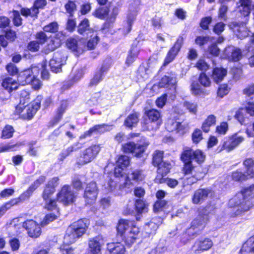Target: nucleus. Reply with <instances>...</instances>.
Wrapping results in <instances>:
<instances>
[{"label":"nucleus","instance_id":"nucleus-1","mask_svg":"<svg viewBox=\"0 0 254 254\" xmlns=\"http://www.w3.org/2000/svg\"><path fill=\"white\" fill-rule=\"evenodd\" d=\"M87 220L81 219L73 222L67 229L64 237V244L60 251L63 254H73L74 250L68 245L75 242L86 232L88 226Z\"/></svg>","mask_w":254,"mask_h":254},{"label":"nucleus","instance_id":"nucleus-2","mask_svg":"<svg viewBox=\"0 0 254 254\" xmlns=\"http://www.w3.org/2000/svg\"><path fill=\"white\" fill-rule=\"evenodd\" d=\"M181 158L185 164L184 171L186 174H188L192 172L194 167L192 164L191 160H194L198 164L202 163L205 159V155L199 149L194 151L188 147L184 149Z\"/></svg>","mask_w":254,"mask_h":254},{"label":"nucleus","instance_id":"nucleus-3","mask_svg":"<svg viewBox=\"0 0 254 254\" xmlns=\"http://www.w3.org/2000/svg\"><path fill=\"white\" fill-rule=\"evenodd\" d=\"M228 205L231 208H234V212L231 214V216L233 217L240 215L242 213L248 211L250 208L249 201L245 200L243 193L240 192L229 200Z\"/></svg>","mask_w":254,"mask_h":254},{"label":"nucleus","instance_id":"nucleus-4","mask_svg":"<svg viewBox=\"0 0 254 254\" xmlns=\"http://www.w3.org/2000/svg\"><path fill=\"white\" fill-rule=\"evenodd\" d=\"M42 97L38 96L32 103L25 105H18L15 108V113L24 119H32L40 107Z\"/></svg>","mask_w":254,"mask_h":254},{"label":"nucleus","instance_id":"nucleus-5","mask_svg":"<svg viewBox=\"0 0 254 254\" xmlns=\"http://www.w3.org/2000/svg\"><path fill=\"white\" fill-rule=\"evenodd\" d=\"M39 67L33 66L30 69L21 72L18 76V80L22 85L30 84L32 81V79L39 74Z\"/></svg>","mask_w":254,"mask_h":254},{"label":"nucleus","instance_id":"nucleus-6","mask_svg":"<svg viewBox=\"0 0 254 254\" xmlns=\"http://www.w3.org/2000/svg\"><path fill=\"white\" fill-rule=\"evenodd\" d=\"M100 151L98 145L90 146L84 150L78 159V163L84 165L91 162L96 156Z\"/></svg>","mask_w":254,"mask_h":254},{"label":"nucleus","instance_id":"nucleus-7","mask_svg":"<svg viewBox=\"0 0 254 254\" xmlns=\"http://www.w3.org/2000/svg\"><path fill=\"white\" fill-rule=\"evenodd\" d=\"M213 245V242L210 239L200 238L195 241L191 250L195 254H200L210 249Z\"/></svg>","mask_w":254,"mask_h":254},{"label":"nucleus","instance_id":"nucleus-8","mask_svg":"<svg viewBox=\"0 0 254 254\" xmlns=\"http://www.w3.org/2000/svg\"><path fill=\"white\" fill-rule=\"evenodd\" d=\"M105 243L104 238L101 235L90 239L88 241V254H101L102 247Z\"/></svg>","mask_w":254,"mask_h":254},{"label":"nucleus","instance_id":"nucleus-9","mask_svg":"<svg viewBox=\"0 0 254 254\" xmlns=\"http://www.w3.org/2000/svg\"><path fill=\"white\" fill-rule=\"evenodd\" d=\"M244 139V136L240 135L238 133H235L227 139V140L224 142L218 152H220L223 149H225L227 151H230L243 142Z\"/></svg>","mask_w":254,"mask_h":254},{"label":"nucleus","instance_id":"nucleus-10","mask_svg":"<svg viewBox=\"0 0 254 254\" xmlns=\"http://www.w3.org/2000/svg\"><path fill=\"white\" fill-rule=\"evenodd\" d=\"M177 76L175 73H170L169 75H165L162 78L157 85L153 86L154 90L157 88H169L173 91H176L177 84Z\"/></svg>","mask_w":254,"mask_h":254},{"label":"nucleus","instance_id":"nucleus-11","mask_svg":"<svg viewBox=\"0 0 254 254\" xmlns=\"http://www.w3.org/2000/svg\"><path fill=\"white\" fill-rule=\"evenodd\" d=\"M66 60V57L62 53L59 52L55 53L49 63L51 70L55 73L60 72L62 66L64 64Z\"/></svg>","mask_w":254,"mask_h":254},{"label":"nucleus","instance_id":"nucleus-12","mask_svg":"<svg viewBox=\"0 0 254 254\" xmlns=\"http://www.w3.org/2000/svg\"><path fill=\"white\" fill-rule=\"evenodd\" d=\"M85 41L83 39H76L74 38L68 39L66 43L68 49L73 52L75 55H78L82 54L85 48Z\"/></svg>","mask_w":254,"mask_h":254},{"label":"nucleus","instance_id":"nucleus-13","mask_svg":"<svg viewBox=\"0 0 254 254\" xmlns=\"http://www.w3.org/2000/svg\"><path fill=\"white\" fill-rule=\"evenodd\" d=\"M23 227L27 231L28 235L32 238H37L41 234V228L36 221L28 220L23 223Z\"/></svg>","mask_w":254,"mask_h":254},{"label":"nucleus","instance_id":"nucleus-14","mask_svg":"<svg viewBox=\"0 0 254 254\" xmlns=\"http://www.w3.org/2000/svg\"><path fill=\"white\" fill-rule=\"evenodd\" d=\"M98 189L95 182L89 183L85 190L84 197L87 203H93L97 198Z\"/></svg>","mask_w":254,"mask_h":254},{"label":"nucleus","instance_id":"nucleus-15","mask_svg":"<svg viewBox=\"0 0 254 254\" xmlns=\"http://www.w3.org/2000/svg\"><path fill=\"white\" fill-rule=\"evenodd\" d=\"M64 40V35L62 32H59L49 39L47 45L45 47L47 53L52 52L59 47L62 42Z\"/></svg>","mask_w":254,"mask_h":254},{"label":"nucleus","instance_id":"nucleus-16","mask_svg":"<svg viewBox=\"0 0 254 254\" xmlns=\"http://www.w3.org/2000/svg\"><path fill=\"white\" fill-rule=\"evenodd\" d=\"M75 196L68 186H64L58 193L57 198L59 201L64 204H68L73 201Z\"/></svg>","mask_w":254,"mask_h":254},{"label":"nucleus","instance_id":"nucleus-17","mask_svg":"<svg viewBox=\"0 0 254 254\" xmlns=\"http://www.w3.org/2000/svg\"><path fill=\"white\" fill-rule=\"evenodd\" d=\"M183 41L184 39L182 36L178 38L174 46L168 52L164 60V65H167L174 60L181 49Z\"/></svg>","mask_w":254,"mask_h":254},{"label":"nucleus","instance_id":"nucleus-18","mask_svg":"<svg viewBox=\"0 0 254 254\" xmlns=\"http://www.w3.org/2000/svg\"><path fill=\"white\" fill-rule=\"evenodd\" d=\"M208 221V215L200 213L192 221L191 227L190 228H192V232H196V235H197L204 228Z\"/></svg>","mask_w":254,"mask_h":254},{"label":"nucleus","instance_id":"nucleus-19","mask_svg":"<svg viewBox=\"0 0 254 254\" xmlns=\"http://www.w3.org/2000/svg\"><path fill=\"white\" fill-rule=\"evenodd\" d=\"M144 179V175L140 170H135L131 173H128L126 177L125 187L130 188L135 183L142 181Z\"/></svg>","mask_w":254,"mask_h":254},{"label":"nucleus","instance_id":"nucleus-20","mask_svg":"<svg viewBox=\"0 0 254 254\" xmlns=\"http://www.w3.org/2000/svg\"><path fill=\"white\" fill-rule=\"evenodd\" d=\"M199 169V168L193 167V171L188 174H186L183 170L185 174L184 184L185 185H192L196 182L197 180H199L203 177L204 174L201 172H198Z\"/></svg>","mask_w":254,"mask_h":254},{"label":"nucleus","instance_id":"nucleus-21","mask_svg":"<svg viewBox=\"0 0 254 254\" xmlns=\"http://www.w3.org/2000/svg\"><path fill=\"white\" fill-rule=\"evenodd\" d=\"M139 229L135 225H133L124 236L125 242L127 245H131L138 238Z\"/></svg>","mask_w":254,"mask_h":254},{"label":"nucleus","instance_id":"nucleus-22","mask_svg":"<svg viewBox=\"0 0 254 254\" xmlns=\"http://www.w3.org/2000/svg\"><path fill=\"white\" fill-rule=\"evenodd\" d=\"M146 115L150 121V125L147 126V129H153V127L150 128V127H153L154 125H155V128H158L160 125L158 122L160 117V113L156 110L152 109L146 112Z\"/></svg>","mask_w":254,"mask_h":254},{"label":"nucleus","instance_id":"nucleus-23","mask_svg":"<svg viewBox=\"0 0 254 254\" xmlns=\"http://www.w3.org/2000/svg\"><path fill=\"white\" fill-rule=\"evenodd\" d=\"M210 191L208 189H198L196 190L192 197V202L193 204L201 203L208 197Z\"/></svg>","mask_w":254,"mask_h":254},{"label":"nucleus","instance_id":"nucleus-24","mask_svg":"<svg viewBox=\"0 0 254 254\" xmlns=\"http://www.w3.org/2000/svg\"><path fill=\"white\" fill-rule=\"evenodd\" d=\"M166 127L169 131H175L180 134L184 133V127L180 122L173 119H169L167 121Z\"/></svg>","mask_w":254,"mask_h":254},{"label":"nucleus","instance_id":"nucleus-25","mask_svg":"<svg viewBox=\"0 0 254 254\" xmlns=\"http://www.w3.org/2000/svg\"><path fill=\"white\" fill-rule=\"evenodd\" d=\"M225 53L229 60L232 61H238L242 57V55L240 49L232 46H230L225 49Z\"/></svg>","mask_w":254,"mask_h":254},{"label":"nucleus","instance_id":"nucleus-26","mask_svg":"<svg viewBox=\"0 0 254 254\" xmlns=\"http://www.w3.org/2000/svg\"><path fill=\"white\" fill-rule=\"evenodd\" d=\"M107 249L111 254H127L124 246L120 243H108Z\"/></svg>","mask_w":254,"mask_h":254},{"label":"nucleus","instance_id":"nucleus-27","mask_svg":"<svg viewBox=\"0 0 254 254\" xmlns=\"http://www.w3.org/2000/svg\"><path fill=\"white\" fill-rule=\"evenodd\" d=\"M112 129V126L108 125H96L91 128L88 131L85 133V135H90L93 133H103L106 131L111 130Z\"/></svg>","mask_w":254,"mask_h":254},{"label":"nucleus","instance_id":"nucleus-28","mask_svg":"<svg viewBox=\"0 0 254 254\" xmlns=\"http://www.w3.org/2000/svg\"><path fill=\"white\" fill-rule=\"evenodd\" d=\"M2 86L5 89L10 92L17 88L18 83L13 78L7 77L3 79L2 82Z\"/></svg>","mask_w":254,"mask_h":254},{"label":"nucleus","instance_id":"nucleus-29","mask_svg":"<svg viewBox=\"0 0 254 254\" xmlns=\"http://www.w3.org/2000/svg\"><path fill=\"white\" fill-rule=\"evenodd\" d=\"M227 74V70L223 68H215L213 71L212 79L216 83L221 82Z\"/></svg>","mask_w":254,"mask_h":254},{"label":"nucleus","instance_id":"nucleus-30","mask_svg":"<svg viewBox=\"0 0 254 254\" xmlns=\"http://www.w3.org/2000/svg\"><path fill=\"white\" fill-rule=\"evenodd\" d=\"M133 225L132 222L127 220H121L118 223L117 230L119 233L123 236L125 235V233L130 229Z\"/></svg>","mask_w":254,"mask_h":254},{"label":"nucleus","instance_id":"nucleus-31","mask_svg":"<svg viewBox=\"0 0 254 254\" xmlns=\"http://www.w3.org/2000/svg\"><path fill=\"white\" fill-rule=\"evenodd\" d=\"M192 94L195 96L206 95L208 94L206 90L200 86L197 82H193L190 86Z\"/></svg>","mask_w":254,"mask_h":254},{"label":"nucleus","instance_id":"nucleus-32","mask_svg":"<svg viewBox=\"0 0 254 254\" xmlns=\"http://www.w3.org/2000/svg\"><path fill=\"white\" fill-rule=\"evenodd\" d=\"M216 117L213 115L208 116L202 123L201 128L205 132H208L210 130V127L215 125Z\"/></svg>","mask_w":254,"mask_h":254},{"label":"nucleus","instance_id":"nucleus-33","mask_svg":"<svg viewBox=\"0 0 254 254\" xmlns=\"http://www.w3.org/2000/svg\"><path fill=\"white\" fill-rule=\"evenodd\" d=\"M240 5L238 7V10L240 13L247 17L250 13V0H240Z\"/></svg>","mask_w":254,"mask_h":254},{"label":"nucleus","instance_id":"nucleus-34","mask_svg":"<svg viewBox=\"0 0 254 254\" xmlns=\"http://www.w3.org/2000/svg\"><path fill=\"white\" fill-rule=\"evenodd\" d=\"M149 144V142L146 141H144L142 143L135 144L133 154L137 157H141Z\"/></svg>","mask_w":254,"mask_h":254},{"label":"nucleus","instance_id":"nucleus-35","mask_svg":"<svg viewBox=\"0 0 254 254\" xmlns=\"http://www.w3.org/2000/svg\"><path fill=\"white\" fill-rule=\"evenodd\" d=\"M234 30L236 32L237 36L240 39L248 36L250 32L244 23L241 24L240 25L236 26Z\"/></svg>","mask_w":254,"mask_h":254},{"label":"nucleus","instance_id":"nucleus-36","mask_svg":"<svg viewBox=\"0 0 254 254\" xmlns=\"http://www.w3.org/2000/svg\"><path fill=\"white\" fill-rule=\"evenodd\" d=\"M31 188H28V189L22 194H21L18 198L12 199L10 200L8 202V203L11 204V207L12 206L18 204L21 201H24L30 197L32 193V191H31Z\"/></svg>","mask_w":254,"mask_h":254},{"label":"nucleus","instance_id":"nucleus-37","mask_svg":"<svg viewBox=\"0 0 254 254\" xmlns=\"http://www.w3.org/2000/svg\"><path fill=\"white\" fill-rule=\"evenodd\" d=\"M244 165L248 178L254 177V161L252 159H248L244 162Z\"/></svg>","mask_w":254,"mask_h":254},{"label":"nucleus","instance_id":"nucleus-38","mask_svg":"<svg viewBox=\"0 0 254 254\" xmlns=\"http://www.w3.org/2000/svg\"><path fill=\"white\" fill-rule=\"evenodd\" d=\"M60 216L59 210H57L56 212L50 213L45 215V217L41 222V225L42 226H45L49 224L50 223L53 222L57 219Z\"/></svg>","mask_w":254,"mask_h":254},{"label":"nucleus","instance_id":"nucleus-39","mask_svg":"<svg viewBox=\"0 0 254 254\" xmlns=\"http://www.w3.org/2000/svg\"><path fill=\"white\" fill-rule=\"evenodd\" d=\"M87 31L88 33L95 32L92 29L89 28V22L87 19H83L78 26V32L82 34L84 32Z\"/></svg>","mask_w":254,"mask_h":254},{"label":"nucleus","instance_id":"nucleus-40","mask_svg":"<svg viewBox=\"0 0 254 254\" xmlns=\"http://www.w3.org/2000/svg\"><path fill=\"white\" fill-rule=\"evenodd\" d=\"M138 53L139 51L136 47L132 48L127 58L126 61V64L129 66L132 63H133L137 57Z\"/></svg>","mask_w":254,"mask_h":254},{"label":"nucleus","instance_id":"nucleus-41","mask_svg":"<svg viewBox=\"0 0 254 254\" xmlns=\"http://www.w3.org/2000/svg\"><path fill=\"white\" fill-rule=\"evenodd\" d=\"M138 122V115L136 113H134L127 117L125 121V124L128 127H134Z\"/></svg>","mask_w":254,"mask_h":254},{"label":"nucleus","instance_id":"nucleus-42","mask_svg":"<svg viewBox=\"0 0 254 254\" xmlns=\"http://www.w3.org/2000/svg\"><path fill=\"white\" fill-rule=\"evenodd\" d=\"M196 235V232H192V228H189L185 233L183 234L180 238L181 242L185 244L190 240Z\"/></svg>","mask_w":254,"mask_h":254},{"label":"nucleus","instance_id":"nucleus-43","mask_svg":"<svg viewBox=\"0 0 254 254\" xmlns=\"http://www.w3.org/2000/svg\"><path fill=\"white\" fill-rule=\"evenodd\" d=\"M119 8L117 6H115L112 8L110 13L108 15V17L105 24L106 26L108 25V28L115 21L116 17L119 13Z\"/></svg>","mask_w":254,"mask_h":254},{"label":"nucleus","instance_id":"nucleus-44","mask_svg":"<svg viewBox=\"0 0 254 254\" xmlns=\"http://www.w3.org/2000/svg\"><path fill=\"white\" fill-rule=\"evenodd\" d=\"M156 219H152L150 222L147 223L145 226V230L148 234H153L158 229V224L156 223Z\"/></svg>","mask_w":254,"mask_h":254},{"label":"nucleus","instance_id":"nucleus-45","mask_svg":"<svg viewBox=\"0 0 254 254\" xmlns=\"http://www.w3.org/2000/svg\"><path fill=\"white\" fill-rule=\"evenodd\" d=\"M45 201V208L50 211L55 210V212L59 210L57 207L56 201L54 199L49 198L44 200Z\"/></svg>","mask_w":254,"mask_h":254},{"label":"nucleus","instance_id":"nucleus-46","mask_svg":"<svg viewBox=\"0 0 254 254\" xmlns=\"http://www.w3.org/2000/svg\"><path fill=\"white\" fill-rule=\"evenodd\" d=\"M130 160L128 156L126 155L120 156L117 161L116 165L126 169L129 164Z\"/></svg>","mask_w":254,"mask_h":254},{"label":"nucleus","instance_id":"nucleus-47","mask_svg":"<svg viewBox=\"0 0 254 254\" xmlns=\"http://www.w3.org/2000/svg\"><path fill=\"white\" fill-rule=\"evenodd\" d=\"M99 41V38L96 32H93L91 35V38L88 40L87 43V48L89 50L94 49L97 45Z\"/></svg>","mask_w":254,"mask_h":254},{"label":"nucleus","instance_id":"nucleus-48","mask_svg":"<svg viewBox=\"0 0 254 254\" xmlns=\"http://www.w3.org/2000/svg\"><path fill=\"white\" fill-rule=\"evenodd\" d=\"M135 209L138 213H142L147 211V205L141 199H137L135 201Z\"/></svg>","mask_w":254,"mask_h":254},{"label":"nucleus","instance_id":"nucleus-49","mask_svg":"<svg viewBox=\"0 0 254 254\" xmlns=\"http://www.w3.org/2000/svg\"><path fill=\"white\" fill-rule=\"evenodd\" d=\"M242 249L246 252L254 253V235L243 245Z\"/></svg>","mask_w":254,"mask_h":254},{"label":"nucleus","instance_id":"nucleus-50","mask_svg":"<svg viewBox=\"0 0 254 254\" xmlns=\"http://www.w3.org/2000/svg\"><path fill=\"white\" fill-rule=\"evenodd\" d=\"M157 166L158 172L164 175H167L170 172L172 167L171 164L167 162H163Z\"/></svg>","mask_w":254,"mask_h":254},{"label":"nucleus","instance_id":"nucleus-51","mask_svg":"<svg viewBox=\"0 0 254 254\" xmlns=\"http://www.w3.org/2000/svg\"><path fill=\"white\" fill-rule=\"evenodd\" d=\"M100 93H95L92 95L90 98L87 101V104L89 107H94L97 105L99 102Z\"/></svg>","mask_w":254,"mask_h":254},{"label":"nucleus","instance_id":"nucleus-52","mask_svg":"<svg viewBox=\"0 0 254 254\" xmlns=\"http://www.w3.org/2000/svg\"><path fill=\"white\" fill-rule=\"evenodd\" d=\"M232 179L236 181H244L249 179L246 173V171L243 173L239 170L234 172L232 173Z\"/></svg>","mask_w":254,"mask_h":254},{"label":"nucleus","instance_id":"nucleus-53","mask_svg":"<svg viewBox=\"0 0 254 254\" xmlns=\"http://www.w3.org/2000/svg\"><path fill=\"white\" fill-rule=\"evenodd\" d=\"M246 110L243 108L239 109L235 113V118L241 124H243L246 118Z\"/></svg>","mask_w":254,"mask_h":254},{"label":"nucleus","instance_id":"nucleus-54","mask_svg":"<svg viewBox=\"0 0 254 254\" xmlns=\"http://www.w3.org/2000/svg\"><path fill=\"white\" fill-rule=\"evenodd\" d=\"M163 152L156 151L153 156V163L155 166H158L163 162Z\"/></svg>","mask_w":254,"mask_h":254},{"label":"nucleus","instance_id":"nucleus-55","mask_svg":"<svg viewBox=\"0 0 254 254\" xmlns=\"http://www.w3.org/2000/svg\"><path fill=\"white\" fill-rule=\"evenodd\" d=\"M183 106L185 107L191 114H196L197 111V105L196 103L185 101L183 103Z\"/></svg>","mask_w":254,"mask_h":254},{"label":"nucleus","instance_id":"nucleus-56","mask_svg":"<svg viewBox=\"0 0 254 254\" xmlns=\"http://www.w3.org/2000/svg\"><path fill=\"white\" fill-rule=\"evenodd\" d=\"M19 96V104L18 105H25L28 104L30 97L29 93L27 91L25 90L21 91Z\"/></svg>","mask_w":254,"mask_h":254},{"label":"nucleus","instance_id":"nucleus-57","mask_svg":"<svg viewBox=\"0 0 254 254\" xmlns=\"http://www.w3.org/2000/svg\"><path fill=\"white\" fill-rule=\"evenodd\" d=\"M14 132L13 127L10 126H6L3 129L1 134V138H9L12 136Z\"/></svg>","mask_w":254,"mask_h":254},{"label":"nucleus","instance_id":"nucleus-58","mask_svg":"<svg viewBox=\"0 0 254 254\" xmlns=\"http://www.w3.org/2000/svg\"><path fill=\"white\" fill-rule=\"evenodd\" d=\"M240 193H243L245 200L249 201V199L254 195V186L245 189Z\"/></svg>","mask_w":254,"mask_h":254},{"label":"nucleus","instance_id":"nucleus-59","mask_svg":"<svg viewBox=\"0 0 254 254\" xmlns=\"http://www.w3.org/2000/svg\"><path fill=\"white\" fill-rule=\"evenodd\" d=\"M109 14V11L107 8H100L96 10L93 12V15L99 18L104 19Z\"/></svg>","mask_w":254,"mask_h":254},{"label":"nucleus","instance_id":"nucleus-60","mask_svg":"<svg viewBox=\"0 0 254 254\" xmlns=\"http://www.w3.org/2000/svg\"><path fill=\"white\" fill-rule=\"evenodd\" d=\"M192 140L194 143H198L202 139L201 130L199 129H195L192 133Z\"/></svg>","mask_w":254,"mask_h":254},{"label":"nucleus","instance_id":"nucleus-61","mask_svg":"<svg viewBox=\"0 0 254 254\" xmlns=\"http://www.w3.org/2000/svg\"><path fill=\"white\" fill-rule=\"evenodd\" d=\"M21 13L22 15L25 16H31L33 17L37 15L39 13V11L37 10L36 8H33V7L31 9L22 8Z\"/></svg>","mask_w":254,"mask_h":254},{"label":"nucleus","instance_id":"nucleus-62","mask_svg":"<svg viewBox=\"0 0 254 254\" xmlns=\"http://www.w3.org/2000/svg\"><path fill=\"white\" fill-rule=\"evenodd\" d=\"M55 189L47 185L43 193V198L44 200L51 198V195L54 193Z\"/></svg>","mask_w":254,"mask_h":254},{"label":"nucleus","instance_id":"nucleus-63","mask_svg":"<svg viewBox=\"0 0 254 254\" xmlns=\"http://www.w3.org/2000/svg\"><path fill=\"white\" fill-rule=\"evenodd\" d=\"M198 81L200 84L205 87H208L210 85V80L205 73H202L200 74Z\"/></svg>","mask_w":254,"mask_h":254},{"label":"nucleus","instance_id":"nucleus-64","mask_svg":"<svg viewBox=\"0 0 254 254\" xmlns=\"http://www.w3.org/2000/svg\"><path fill=\"white\" fill-rule=\"evenodd\" d=\"M59 28L58 24L56 22H52L43 28L44 31L47 32L54 33L58 31Z\"/></svg>","mask_w":254,"mask_h":254}]
</instances>
